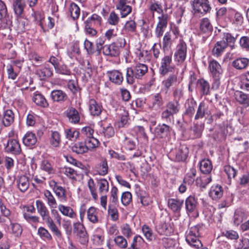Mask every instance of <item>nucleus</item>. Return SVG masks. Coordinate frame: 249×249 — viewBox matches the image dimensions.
<instances>
[{"mask_svg": "<svg viewBox=\"0 0 249 249\" xmlns=\"http://www.w3.org/2000/svg\"><path fill=\"white\" fill-rule=\"evenodd\" d=\"M148 66L141 62L135 64L133 67H128L126 71V82L129 85L135 83V79H142L147 73Z\"/></svg>", "mask_w": 249, "mask_h": 249, "instance_id": "obj_1", "label": "nucleus"}, {"mask_svg": "<svg viewBox=\"0 0 249 249\" xmlns=\"http://www.w3.org/2000/svg\"><path fill=\"white\" fill-rule=\"evenodd\" d=\"M96 182L90 178L88 181V186L93 199L96 200L98 198L97 189L100 195H105L109 190V183L105 178H96Z\"/></svg>", "mask_w": 249, "mask_h": 249, "instance_id": "obj_2", "label": "nucleus"}, {"mask_svg": "<svg viewBox=\"0 0 249 249\" xmlns=\"http://www.w3.org/2000/svg\"><path fill=\"white\" fill-rule=\"evenodd\" d=\"M172 53H165L160 59L158 71L160 76L175 72L176 66L173 62Z\"/></svg>", "mask_w": 249, "mask_h": 249, "instance_id": "obj_3", "label": "nucleus"}, {"mask_svg": "<svg viewBox=\"0 0 249 249\" xmlns=\"http://www.w3.org/2000/svg\"><path fill=\"white\" fill-rule=\"evenodd\" d=\"M201 226L197 225L191 227L186 232L185 240L186 242L192 247L199 249L202 247L203 244L199 239L200 233L199 232Z\"/></svg>", "mask_w": 249, "mask_h": 249, "instance_id": "obj_4", "label": "nucleus"}, {"mask_svg": "<svg viewBox=\"0 0 249 249\" xmlns=\"http://www.w3.org/2000/svg\"><path fill=\"white\" fill-rule=\"evenodd\" d=\"M201 226L197 225L191 227L186 232L185 240L186 242L192 247L199 249L202 247L203 244L199 239L200 233L199 232Z\"/></svg>", "mask_w": 249, "mask_h": 249, "instance_id": "obj_5", "label": "nucleus"}, {"mask_svg": "<svg viewBox=\"0 0 249 249\" xmlns=\"http://www.w3.org/2000/svg\"><path fill=\"white\" fill-rule=\"evenodd\" d=\"M192 13L195 17H202L212 10L209 0H193L191 1Z\"/></svg>", "mask_w": 249, "mask_h": 249, "instance_id": "obj_6", "label": "nucleus"}, {"mask_svg": "<svg viewBox=\"0 0 249 249\" xmlns=\"http://www.w3.org/2000/svg\"><path fill=\"white\" fill-rule=\"evenodd\" d=\"M180 110L179 102L170 101L165 106V109L161 114V119L167 123L174 120V116L178 114Z\"/></svg>", "mask_w": 249, "mask_h": 249, "instance_id": "obj_7", "label": "nucleus"}, {"mask_svg": "<svg viewBox=\"0 0 249 249\" xmlns=\"http://www.w3.org/2000/svg\"><path fill=\"white\" fill-rule=\"evenodd\" d=\"M209 69L213 79L212 89H217L220 85V79L223 73L221 66L217 61L213 59L209 62Z\"/></svg>", "mask_w": 249, "mask_h": 249, "instance_id": "obj_8", "label": "nucleus"}, {"mask_svg": "<svg viewBox=\"0 0 249 249\" xmlns=\"http://www.w3.org/2000/svg\"><path fill=\"white\" fill-rule=\"evenodd\" d=\"M44 223H45L53 235L57 238L61 239L63 237V234L61 230L55 223L53 219L51 216L49 209L39 214Z\"/></svg>", "mask_w": 249, "mask_h": 249, "instance_id": "obj_9", "label": "nucleus"}, {"mask_svg": "<svg viewBox=\"0 0 249 249\" xmlns=\"http://www.w3.org/2000/svg\"><path fill=\"white\" fill-rule=\"evenodd\" d=\"M157 231L160 235H170L174 232L173 224L170 217L161 216L156 226Z\"/></svg>", "mask_w": 249, "mask_h": 249, "instance_id": "obj_10", "label": "nucleus"}, {"mask_svg": "<svg viewBox=\"0 0 249 249\" xmlns=\"http://www.w3.org/2000/svg\"><path fill=\"white\" fill-rule=\"evenodd\" d=\"M188 147L185 144L172 150L169 154V158L175 162H184L189 156Z\"/></svg>", "mask_w": 249, "mask_h": 249, "instance_id": "obj_11", "label": "nucleus"}, {"mask_svg": "<svg viewBox=\"0 0 249 249\" xmlns=\"http://www.w3.org/2000/svg\"><path fill=\"white\" fill-rule=\"evenodd\" d=\"M187 46L183 39H179L174 54L175 62L178 65H181L185 61L187 57Z\"/></svg>", "mask_w": 249, "mask_h": 249, "instance_id": "obj_12", "label": "nucleus"}, {"mask_svg": "<svg viewBox=\"0 0 249 249\" xmlns=\"http://www.w3.org/2000/svg\"><path fill=\"white\" fill-rule=\"evenodd\" d=\"M164 77L161 82L162 89L167 93L171 88L176 87L179 83L178 72H173L167 74L165 76H160Z\"/></svg>", "mask_w": 249, "mask_h": 249, "instance_id": "obj_13", "label": "nucleus"}, {"mask_svg": "<svg viewBox=\"0 0 249 249\" xmlns=\"http://www.w3.org/2000/svg\"><path fill=\"white\" fill-rule=\"evenodd\" d=\"M213 31V26L210 19L208 18H203L200 19L199 24L198 34L203 37L210 36Z\"/></svg>", "mask_w": 249, "mask_h": 249, "instance_id": "obj_14", "label": "nucleus"}, {"mask_svg": "<svg viewBox=\"0 0 249 249\" xmlns=\"http://www.w3.org/2000/svg\"><path fill=\"white\" fill-rule=\"evenodd\" d=\"M88 107L89 114L93 117L100 116L103 110L102 103L98 102L94 98H90L89 99Z\"/></svg>", "mask_w": 249, "mask_h": 249, "instance_id": "obj_15", "label": "nucleus"}, {"mask_svg": "<svg viewBox=\"0 0 249 249\" xmlns=\"http://www.w3.org/2000/svg\"><path fill=\"white\" fill-rule=\"evenodd\" d=\"M106 75L109 81L115 85H121L124 81L123 74L120 70H112L107 71Z\"/></svg>", "mask_w": 249, "mask_h": 249, "instance_id": "obj_16", "label": "nucleus"}, {"mask_svg": "<svg viewBox=\"0 0 249 249\" xmlns=\"http://www.w3.org/2000/svg\"><path fill=\"white\" fill-rule=\"evenodd\" d=\"M171 127L165 124H159L154 129L155 136L159 139H164L167 137L171 133Z\"/></svg>", "mask_w": 249, "mask_h": 249, "instance_id": "obj_17", "label": "nucleus"}, {"mask_svg": "<svg viewBox=\"0 0 249 249\" xmlns=\"http://www.w3.org/2000/svg\"><path fill=\"white\" fill-rule=\"evenodd\" d=\"M129 0H119L116 7L120 11L121 18H125L132 12V7L128 5Z\"/></svg>", "mask_w": 249, "mask_h": 249, "instance_id": "obj_18", "label": "nucleus"}, {"mask_svg": "<svg viewBox=\"0 0 249 249\" xmlns=\"http://www.w3.org/2000/svg\"><path fill=\"white\" fill-rule=\"evenodd\" d=\"M198 204L197 199L194 196H190L187 197L185 201L187 213H197Z\"/></svg>", "mask_w": 249, "mask_h": 249, "instance_id": "obj_19", "label": "nucleus"}, {"mask_svg": "<svg viewBox=\"0 0 249 249\" xmlns=\"http://www.w3.org/2000/svg\"><path fill=\"white\" fill-rule=\"evenodd\" d=\"M233 96L236 101L244 107H249V93L237 90L234 92Z\"/></svg>", "mask_w": 249, "mask_h": 249, "instance_id": "obj_20", "label": "nucleus"}, {"mask_svg": "<svg viewBox=\"0 0 249 249\" xmlns=\"http://www.w3.org/2000/svg\"><path fill=\"white\" fill-rule=\"evenodd\" d=\"M5 150L7 152L16 155H19L21 152V148L19 142L13 139L8 140Z\"/></svg>", "mask_w": 249, "mask_h": 249, "instance_id": "obj_21", "label": "nucleus"}, {"mask_svg": "<svg viewBox=\"0 0 249 249\" xmlns=\"http://www.w3.org/2000/svg\"><path fill=\"white\" fill-rule=\"evenodd\" d=\"M196 89L198 90L201 96H206L210 94V85L208 81L201 78L197 80Z\"/></svg>", "mask_w": 249, "mask_h": 249, "instance_id": "obj_22", "label": "nucleus"}, {"mask_svg": "<svg viewBox=\"0 0 249 249\" xmlns=\"http://www.w3.org/2000/svg\"><path fill=\"white\" fill-rule=\"evenodd\" d=\"M65 113L71 123L77 124L80 122V116L79 113L74 107H68Z\"/></svg>", "mask_w": 249, "mask_h": 249, "instance_id": "obj_23", "label": "nucleus"}, {"mask_svg": "<svg viewBox=\"0 0 249 249\" xmlns=\"http://www.w3.org/2000/svg\"><path fill=\"white\" fill-rule=\"evenodd\" d=\"M167 204L168 208L173 212L179 213L184 204V200L180 198H169Z\"/></svg>", "mask_w": 249, "mask_h": 249, "instance_id": "obj_24", "label": "nucleus"}, {"mask_svg": "<svg viewBox=\"0 0 249 249\" xmlns=\"http://www.w3.org/2000/svg\"><path fill=\"white\" fill-rule=\"evenodd\" d=\"M137 59L140 62L150 63L152 58V54L147 50L137 48L135 51Z\"/></svg>", "mask_w": 249, "mask_h": 249, "instance_id": "obj_25", "label": "nucleus"}, {"mask_svg": "<svg viewBox=\"0 0 249 249\" xmlns=\"http://www.w3.org/2000/svg\"><path fill=\"white\" fill-rule=\"evenodd\" d=\"M16 183L18 189L22 193L25 192L30 186L29 178L26 175L18 176L16 179Z\"/></svg>", "mask_w": 249, "mask_h": 249, "instance_id": "obj_26", "label": "nucleus"}, {"mask_svg": "<svg viewBox=\"0 0 249 249\" xmlns=\"http://www.w3.org/2000/svg\"><path fill=\"white\" fill-rule=\"evenodd\" d=\"M51 98L54 102L62 103L68 99L67 93L61 89H54L51 93Z\"/></svg>", "mask_w": 249, "mask_h": 249, "instance_id": "obj_27", "label": "nucleus"}, {"mask_svg": "<svg viewBox=\"0 0 249 249\" xmlns=\"http://www.w3.org/2000/svg\"><path fill=\"white\" fill-rule=\"evenodd\" d=\"M148 9L152 13L153 18L155 13L160 15L163 13L161 3L157 0H148Z\"/></svg>", "mask_w": 249, "mask_h": 249, "instance_id": "obj_28", "label": "nucleus"}, {"mask_svg": "<svg viewBox=\"0 0 249 249\" xmlns=\"http://www.w3.org/2000/svg\"><path fill=\"white\" fill-rule=\"evenodd\" d=\"M57 207L63 215L71 219L77 218V213L71 207L59 204Z\"/></svg>", "mask_w": 249, "mask_h": 249, "instance_id": "obj_29", "label": "nucleus"}, {"mask_svg": "<svg viewBox=\"0 0 249 249\" xmlns=\"http://www.w3.org/2000/svg\"><path fill=\"white\" fill-rule=\"evenodd\" d=\"M14 121L15 114L12 110L8 109L3 111L1 121L4 126H10L14 123Z\"/></svg>", "mask_w": 249, "mask_h": 249, "instance_id": "obj_30", "label": "nucleus"}, {"mask_svg": "<svg viewBox=\"0 0 249 249\" xmlns=\"http://www.w3.org/2000/svg\"><path fill=\"white\" fill-rule=\"evenodd\" d=\"M103 53L105 55L111 57L118 56L120 53V50L115 44L112 43L109 45H105L102 47Z\"/></svg>", "mask_w": 249, "mask_h": 249, "instance_id": "obj_31", "label": "nucleus"}, {"mask_svg": "<svg viewBox=\"0 0 249 249\" xmlns=\"http://www.w3.org/2000/svg\"><path fill=\"white\" fill-rule=\"evenodd\" d=\"M118 111L117 114L120 117V119L117 122V125L119 128L125 127L129 119L128 112L124 107H121Z\"/></svg>", "mask_w": 249, "mask_h": 249, "instance_id": "obj_32", "label": "nucleus"}, {"mask_svg": "<svg viewBox=\"0 0 249 249\" xmlns=\"http://www.w3.org/2000/svg\"><path fill=\"white\" fill-rule=\"evenodd\" d=\"M99 210L93 206L90 207L87 210V219L93 224H96L100 222L99 216Z\"/></svg>", "mask_w": 249, "mask_h": 249, "instance_id": "obj_33", "label": "nucleus"}, {"mask_svg": "<svg viewBox=\"0 0 249 249\" xmlns=\"http://www.w3.org/2000/svg\"><path fill=\"white\" fill-rule=\"evenodd\" d=\"M36 74L39 77L40 80H46L53 76V72L52 68H49L46 66L44 67L36 70Z\"/></svg>", "mask_w": 249, "mask_h": 249, "instance_id": "obj_34", "label": "nucleus"}, {"mask_svg": "<svg viewBox=\"0 0 249 249\" xmlns=\"http://www.w3.org/2000/svg\"><path fill=\"white\" fill-rule=\"evenodd\" d=\"M151 108L160 109L162 107L164 101L161 93L159 92L152 95L151 97Z\"/></svg>", "mask_w": 249, "mask_h": 249, "instance_id": "obj_35", "label": "nucleus"}, {"mask_svg": "<svg viewBox=\"0 0 249 249\" xmlns=\"http://www.w3.org/2000/svg\"><path fill=\"white\" fill-rule=\"evenodd\" d=\"M223 195V189L221 185L216 184L213 185L209 191V196L213 200L220 199Z\"/></svg>", "mask_w": 249, "mask_h": 249, "instance_id": "obj_36", "label": "nucleus"}, {"mask_svg": "<svg viewBox=\"0 0 249 249\" xmlns=\"http://www.w3.org/2000/svg\"><path fill=\"white\" fill-rule=\"evenodd\" d=\"M67 54L69 57L72 59H76L77 56L81 55L79 42L76 41L67 50Z\"/></svg>", "mask_w": 249, "mask_h": 249, "instance_id": "obj_37", "label": "nucleus"}, {"mask_svg": "<svg viewBox=\"0 0 249 249\" xmlns=\"http://www.w3.org/2000/svg\"><path fill=\"white\" fill-rule=\"evenodd\" d=\"M26 7L24 0H14L13 2V9L15 14L18 17H21L23 14Z\"/></svg>", "mask_w": 249, "mask_h": 249, "instance_id": "obj_38", "label": "nucleus"}, {"mask_svg": "<svg viewBox=\"0 0 249 249\" xmlns=\"http://www.w3.org/2000/svg\"><path fill=\"white\" fill-rule=\"evenodd\" d=\"M102 23V17L97 14H92L84 21L85 24L98 28L101 26Z\"/></svg>", "mask_w": 249, "mask_h": 249, "instance_id": "obj_39", "label": "nucleus"}, {"mask_svg": "<svg viewBox=\"0 0 249 249\" xmlns=\"http://www.w3.org/2000/svg\"><path fill=\"white\" fill-rule=\"evenodd\" d=\"M23 144L28 147H32L37 142V138L35 133L28 131L22 138Z\"/></svg>", "mask_w": 249, "mask_h": 249, "instance_id": "obj_40", "label": "nucleus"}, {"mask_svg": "<svg viewBox=\"0 0 249 249\" xmlns=\"http://www.w3.org/2000/svg\"><path fill=\"white\" fill-rule=\"evenodd\" d=\"M249 217L248 213L242 211H237L235 212L233 217V222L234 226H240L244 223V221L246 220Z\"/></svg>", "mask_w": 249, "mask_h": 249, "instance_id": "obj_41", "label": "nucleus"}, {"mask_svg": "<svg viewBox=\"0 0 249 249\" xmlns=\"http://www.w3.org/2000/svg\"><path fill=\"white\" fill-rule=\"evenodd\" d=\"M49 142L53 147H59L62 142L60 133L57 131H51Z\"/></svg>", "mask_w": 249, "mask_h": 249, "instance_id": "obj_42", "label": "nucleus"}, {"mask_svg": "<svg viewBox=\"0 0 249 249\" xmlns=\"http://www.w3.org/2000/svg\"><path fill=\"white\" fill-rule=\"evenodd\" d=\"M200 172L204 175H210L213 169L211 161L209 159H203L199 163Z\"/></svg>", "mask_w": 249, "mask_h": 249, "instance_id": "obj_43", "label": "nucleus"}, {"mask_svg": "<svg viewBox=\"0 0 249 249\" xmlns=\"http://www.w3.org/2000/svg\"><path fill=\"white\" fill-rule=\"evenodd\" d=\"M249 65V59L246 57H240L232 62V66L236 70H241L246 69Z\"/></svg>", "mask_w": 249, "mask_h": 249, "instance_id": "obj_44", "label": "nucleus"}, {"mask_svg": "<svg viewBox=\"0 0 249 249\" xmlns=\"http://www.w3.org/2000/svg\"><path fill=\"white\" fill-rule=\"evenodd\" d=\"M173 40L170 32H166L162 38V50L164 53L171 49L173 46Z\"/></svg>", "mask_w": 249, "mask_h": 249, "instance_id": "obj_45", "label": "nucleus"}, {"mask_svg": "<svg viewBox=\"0 0 249 249\" xmlns=\"http://www.w3.org/2000/svg\"><path fill=\"white\" fill-rule=\"evenodd\" d=\"M226 48L227 45L225 41H217L212 50V54L218 57L222 55Z\"/></svg>", "mask_w": 249, "mask_h": 249, "instance_id": "obj_46", "label": "nucleus"}, {"mask_svg": "<svg viewBox=\"0 0 249 249\" xmlns=\"http://www.w3.org/2000/svg\"><path fill=\"white\" fill-rule=\"evenodd\" d=\"M43 195L50 208H56L58 206L57 201L51 191L45 190L44 191Z\"/></svg>", "mask_w": 249, "mask_h": 249, "instance_id": "obj_47", "label": "nucleus"}, {"mask_svg": "<svg viewBox=\"0 0 249 249\" xmlns=\"http://www.w3.org/2000/svg\"><path fill=\"white\" fill-rule=\"evenodd\" d=\"M144 243V240L141 235L136 234L133 237L128 249H141Z\"/></svg>", "mask_w": 249, "mask_h": 249, "instance_id": "obj_48", "label": "nucleus"}, {"mask_svg": "<svg viewBox=\"0 0 249 249\" xmlns=\"http://www.w3.org/2000/svg\"><path fill=\"white\" fill-rule=\"evenodd\" d=\"M211 181L212 177L210 175H204L196 178V184L200 188H205Z\"/></svg>", "mask_w": 249, "mask_h": 249, "instance_id": "obj_49", "label": "nucleus"}, {"mask_svg": "<svg viewBox=\"0 0 249 249\" xmlns=\"http://www.w3.org/2000/svg\"><path fill=\"white\" fill-rule=\"evenodd\" d=\"M196 175V169L195 166H192L189 171L186 174L184 179V183H187L189 185L192 184L195 180Z\"/></svg>", "mask_w": 249, "mask_h": 249, "instance_id": "obj_50", "label": "nucleus"}, {"mask_svg": "<svg viewBox=\"0 0 249 249\" xmlns=\"http://www.w3.org/2000/svg\"><path fill=\"white\" fill-rule=\"evenodd\" d=\"M71 150L77 154H83L88 152L86 143L83 142H75L71 146Z\"/></svg>", "mask_w": 249, "mask_h": 249, "instance_id": "obj_51", "label": "nucleus"}, {"mask_svg": "<svg viewBox=\"0 0 249 249\" xmlns=\"http://www.w3.org/2000/svg\"><path fill=\"white\" fill-rule=\"evenodd\" d=\"M60 202L62 203L66 202L68 201L67 191L65 187L59 186L53 191Z\"/></svg>", "mask_w": 249, "mask_h": 249, "instance_id": "obj_52", "label": "nucleus"}, {"mask_svg": "<svg viewBox=\"0 0 249 249\" xmlns=\"http://www.w3.org/2000/svg\"><path fill=\"white\" fill-rule=\"evenodd\" d=\"M186 10V7L184 4H177L174 9V16L176 18L177 24H180L182 21V18Z\"/></svg>", "mask_w": 249, "mask_h": 249, "instance_id": "obj_53", "label": "nucleus"}, {"mask_svg": "<svg viewBox=\"0 0 249 249\" xmlns=\"http://www.w3.org/2000/svg\"><path fill=\"white\" fill-rule=\"evenodd\" d=\"M33 101L38 106L42 107H47L49 103L45 97L40 93L34 94L33 97Z\"/></svg>", "mask_w": 249, "mask_h": 249, "instance_id": "obj_54", "label": "nucleus"}, {"mask_svg": "<svg viewBox=\"0 0 249 249\" xmlns=\"http://www.w3.org/2000/svg\"><path fill=\"white\" fill-rule=\"evenodd\" d=\"M37 234L44 241L50 242L53 240L52 234L47 229L43 227L38 228Z\"/></svg>", "mask_w": 249, "mask_h": 249, "instance_id": "obj_55", "label": "nucleus"}, {"mask_svg": "<svg viewBox=\"0 0 249 249\" xmlns=\"http://www.w3.org/2000/svg\"><path fill=\"white\" fill-rule=\"evenodd\" d=\"M68 12L72 19L75 20L79 17L80 9L76 3L72 2L69 6Z\"/></svg>", "mask_w": 249, "mask_h": 249, "instance_id": "obj_56", "label": "nucleus"}, {"mask_svg": "<svg viewBox=\"0 0 249 249\" xmlns=\"http://www.w3.org/2000/svg\"><path fill=\"white\" fill-rule=\"evenodd\" d=\"M196 106V102L193 99H191L188 103L187 107L184 112V116L189 118H192L195 112V108Z\"/></svg>", "mask_w": 249, "mask_h": 249, "instance_id": "obj_57", "label": "nucleus"}, {"mask_svg": "<svg viewBox=\"0 0 249 249\" xmlns=\"http://www.w3.org/2000/svg\"><path fill=\"white\" fill-rule=\"evenodd\" d=\"M66 138L69 140L74 141L79 136V131L73 128H67L64 131Z\"/></svg>", "mask_w": 249, "mask_h": 249, "instance_id": "obj_58", "label": "nucleus"}, {"mask_svg": "<svg viewBox=\"0 0 249 249\" xmlns=\"http://www.w3.org/2000/svg\"><path fill=\"white\" fill-rule=\"evenodd\" d=\"M84 142L87 146L88 150H92L98 147L100 143L98 139L95 138L93 136L89 138H86L85 139Z\"/></svg>", "mask_w": 249, "mask_h": 249, "instance_id": "obj_59", "label": "nucleus"}, {"mask_svg": "<svg viewBox=\"0 0 249 249\" xmlns=\"http://www.w3.org/2000/svg\"><path fill=\"white\" fill-rule=\"evenodd\" d=\"M115 245L120 249H125L128 247L126 239L123 235H118L113 239Z\"/></svg>", "mask_w": 249, "mask_h": 249, "instance_id": "obj_60", "label": "nucleus"}, {"mask_svg": "<svg viewBox=\"0 0 249 249\" xmlns=\"http://www.w3.org/2000/svg\"><path fill=\"white\" fill-rule=\"evenodd\" d=\"M204 127V123H200L198 122L194 123V125L191 128V130L194 133L193 138H198L200 137L201 135V132Z\"/></svg>", "mask_w": 249, "mask_h": 249, "instance_id": "obj_61", "label": "nucleus"}, {"mask_svg": "<svg viewBox=\"0 0 249 249\" xmlns=\"http://www.w3.org/2000/svg\"><path fill=\"white\" fill-rule=\"evenodd\" d=\"M206 110L207 108L205 103L204 102H200L197 107L196 112L195 116V120H198L204 118L205 116Z\"/></svg>", "mask_w": 249, "mask_h": 249, "instance_id": "obj_62", "label": "nucleus"}, {"mask_svg": "<svg viewBox=\"0 0 249 249\" xmlns=\"http://www.w3.org/2000/svg\"><path fill=\"white\" fill-rule=\"evenodd\" d=\"M237 36L238 35H237L235 37H234L231 33H226L223 35V40L222 41L225 42L227 47L229 45L231 49H232L234 48V44Z\"/></svg>", "mask_w": 249, "mask_h": 249, "instance_id": "obj_63", "label": "nucleus"}, {"mask_svg": "<svg viewBox=\"0 0 249 249\" xmlns=\"http://www.w3.org/2000/svg\"><path fill=\"white\" fill-rule=\"evenodd\" d=\"M240 88L249 91V71H247L241 76Z\"/></svg>", "mask_w": 249, "mask_h": 249, "instance_id": "obj_64", "label": "nucleus"}]
</instances>
